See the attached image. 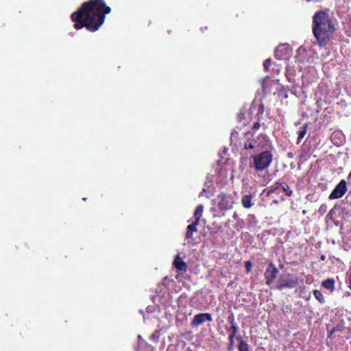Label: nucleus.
Segmentation results:
<instances>
[{
  "label": "nucleus",
  "mask_w": 351,
  "mask_h": 351,
  "mask_svg": "<svg viewBox=\"0 0 351 351\" xmlns=\"http://www.w3.org/2000/svg\"><path fill=\"white\" fill-rule=\"evenodd\" d=\"M111 12L104 0H90L83 3L71 16L74 27L81 29L86 27L90 32H95L105 21L106 15Z\"/></svg>",
  "instance_id": "nucleus-1"
},
{
  "label": "nucleus",
  "mask_w": 351,
  "mask_h": 351,
  "mask_svg": "<svg viewBox=\"0 0 351 351\" xmlns=\"http://www.w3.org/2000/svg\"><path fill=\"white\" fill-rule=\"evenodd\" d=\"M313 33L319 46H326L335 29L333 21L326 11L315 12L313 17Z\"/></svg>",
  "instance_id": "nucleus-2"
},
{
  "label": "nucleus",
  "mask_w": 351,
  "mask_h": 351,
  "mask_svg": "<svg viewBox=\"0 0 351 351\" xmlns=\"http://www.w3.org/2000/svg\"><path fill=\"white\" fill-rule=\"evenodd\" d=\"M271 147L269 138L263 134H260L255 139L247 140L245 142L243 147L245 149H252L254 153L263 149L267 150Z\"/></svg>",
  "instance_id": "nucleus-3"
},
{
  "label": "nucleus",
  "mask_w": 351,
  "mask_h": 351,
  "mask_svg": "<svg viewBox=\"0 0 351 351\" xmlns=\"http://www.w3.org/2000/svg\"><path fill=\"white\" fill-rule=\"evenodd\" d=\"M254 167L257 171L267 169L272 162L273 156L270 151H262L260 154L252 156Z\"/></svg>",
  "instance_id": "nucleus-4"
},
{
  "label": "nucleus",
  "mask_w": 351,
  "mask_h": 351,
  "mask_svg": "<svg viewBox=\"0 0 351 351\" xmlns=\"http://www.w3.org/2000/svg\"><path fill=\"white\" fill-rule=\"evenodd\" d=\"M298 284V278L293 274L289 273L281 274L276 285V288L278 290L284 289H293Z\"/></svg>",
  "instance_id": "nucleus-5"
},
{
  "label": "nucleus",
  "mask_w": 351,
  "mask_h": 351,
  "mask_svg": "<svg viewBox=\"0 0 351 351\" xmlns=\"http://www.w3.org/2000/svg\"><path fill=\"white\" fill-rule=\"evenodd\" d=\"M347 183L345 180H341L332 190L328 198L330 199H335L342 197L346 193Z\"/></svg>",
  "instance_id": "nucleus-6"
},
{
  "label": "nucleus",
  "mask_w": 351,
  "mask_h": 351,
  "mask_svg": "<svg viewBox=\"0 0 351 351\" xmlns=\"http://www.w3.org/2000/svg\"><path fill=\"white\" fill-rule=\"evenodd\" d=\"M213 317L208 313H200L195 315L191 322V326L192 328H197L199 326L204 324L206 322H212Z\"/></svg>",
  "instance_id": "nucleus-7"
},
{
  "label": "nucleus",
  "mask_w": 351,
  "mask_h": 351,
  "mask_svg": "<svg viewBox=\"0 0 351 351\" xmlns=\"http://www.w3.org/2000/svg\"><path fill=\"white\" fill-rule=\"evenodd\" d=\"M197 224L195 223H191L187 226L185 234L184 245H188L189 246H194L195 245L193 234L197 232Z\"/></svg>",
  "instance_id": "nucleus-8"
},
{
  "label": "nucleus",
  "mask_w": 351,
  "mask_h": 351,
  "mask_svg": "<svg viewBox=\"0 0 351 351\" xmlns=\"http://www.w3.org/2000/svg\"><path fill=\"white\" fill-rule=\"evenodd\" d=\"M278 273V269L277 267L272 262H270L264 274V276L266 280V285H271L274 280L276 278Z\"/></svg>",
  "instance_id": "nucleus-9"
},
{
  "label": "nucleus",
  "mask_w": 351,
  "mask_h": 351,
  "mask_svg": "<svg viewBox=\"0 0 351 351\" xmlns=\"http://www.w3.org/2000/svg\"><path fill=\"white\" fill-rule=\"evenodd\" d=\"M290 48L287 45H280L275 50L274 56L278 60L287 59L289 55Z\"/></svg>",
  "instance_id": "nucleus-10"
},
{
  "label": "nucleus",
  "mask_w": 351,
  "mask_h": 351,
  "mask_svg": "<svg viewBox=\"0 0 351 351\" xmlns=\"http://www.w3.org/2000/svg\"><path fill=\"white\" fill-rule=\"evenodd\" d=\"M233 199L230 195H222L218 204V207L221 210H230L233 206Z\"/></svg>",
  "instance_id": "nucleus-11"
},
{
  "label": "nucleus",
  "mask_w": 351,
  "mask_h": 351,
  "mask_svg": "<svg viewBox=\"0 0 351 351\" xmlns=\"http://www.w3.org/2000/svg\"><path fill=\"white\" fill-rule=\"evenodd\" d=\"M253 196L251 194L243 195L241 197V204L245 208H250L254 205Z\"/></svg>",
  "instance_id": "nucleus-12"
},
{
  "label": "nucleus",
  "mask_w": 351,
  "mask_h": 351,
  "mask_svg": "<svg viewBox=\"0 0 351 351\" xmlns=\"http://www.w3.org/2000/svg\"><path fill=\"white\" fill-rule=\"evenodd\" d=\"M173 265L176 269L180 271H186L187 269L186 264L178 256H176L173 261Z\"/></svg>",
  "instance_id": "nucleus-13"
},
{
  "label": "nucleus",
  "mask_w": 351,
  "mask_h": 351,
  "mask_svg": "<svg viewBox=\"0 0 351 351\" xmlns=\"http://www.w3.org/2000/svg\"><path fill=\"white\" fill-rule=\"evenodd\" d=\"M203 211H204V206L202 204L198 205L194 212V214H193L194 221L192 223H195L196 224L198 225L200 218L202 216Z\"/></svg>",
  "instance_id": "nucleus-14"
},
{
  "label": "nucleus",
  "mask_w": 351,
  "mask_h": 351,
  "mask_svg": "<svg viewBox=\"0 0 351 351\" xmlns=\"http://www.w3.org/2000/svg\"><path fill=\"white\" fill-rule=\"evenodd\" d=\"M285 75L289 82L293 83L295 82V70L293 68L287 66Z\"/></svg>",
  "instance_id": "nucleus-15"
},
{
  "label": "nucleus",
  "mask_w": 351,
  "mask_h": 351,
  "mask_svg": "<svg viewBox=\"0 0 351 351\" xmlns=\"http://www.w3.org/2000/svg\"><path fill=\"white\" fill-rule=\"evenodd\" d=\"M236 338L239 340V351H250L249 345L243 340L241 336H238Z\"/></svg>",
  "instance_id": "nucleus-16"
},
{
  "label": "nucleus",
  "mask_w": 351,
  "mask_h": 351,
  "mask_svg": "<svg viewBox=\"0 0 351 351\" xmlns=\"http://www.w3.org/2000/svg\"><path fill=\"white\" fill-rule=\"evenodd\" d=\"M322 285L326 289L332 291L335 290V280L328 278L322 282Z\"/></svg>",
  "instance_id": "nucleus-17"
},
{
  "label": "nucleus",
  "mask_w": 351,
  "mask_h": 351,
  "mask_svg": "<svg viewBox=\"0 0 351 351\" xmlns=\"http://www.w3.org/2000/svg\"><path fill=\"white\" fill-rule=\"evenodd\" d=\"M307 127L308 125L306 124L304 125L303 126L300 127L298 130V136L297 139V144H299L301 141V140L304 137V136L306 134L307 131Z\"/></svg>",
  "instance_id": "nucleus-18"
},
{
  "label": "nucleus",
  "mask_w": 351,
  "mask_h": 351,
  "mask_svg": "<svg viewBox=\"0 0 351 351\" xmlns=\"http://www.w3.org/2000/svg\"><path fill=\"white\" fill-rule=\"evenodd\" d=\"M313 295L315 298L321 303L324 304L325 302L324 297L323 296L322 293L319 290H314L313 291Z\"/></svg>",
  "instance_id": "nucleus-19"
},
{
  "label": "nucleus",
  "mask_w": 351,
  "mask_h": 351,
  "mask_svg": "<svg viewBox=\"0 0 351 351\" xmlns=\"http://www.w3.org/2000/svg\"><path fill=\"white\" fill-rule=\"evenodd\" d=\"M281 188L287 196L291 197L292 195L293 191L287 183H282Z\"/></svg>",
  "instance_id": "nucleus-20"
},
{
  "label": "nucleus",
  "mask_w": 351,
  "mask_h": 351,
  "mask_svg": "<svg viewBox=\"0 0 351 351\" xmlns=\"http://www.w3.org/2000/svg\"><path fill=\"white\" fill-rule=\"evenodd\" d=\"M226 329L228 331H230V335H232V336L235 337L236 334H237V332L238 331L239 327H238L237 324H235V325L230 326V328L226 326Z\"/></svg>",
  "instance_id": "nucleus-21"
},
{
  "label": "nucleus",
  "mask_w": 351,
  "mask_h": 351,
  "mask_svg": "<svg viewBox=\"0 0 351 351\" xmlns=\"http://www.w3.org/2000/svg\"><path fill=\"white\" fill-rule=\"evenodd\" d=\"M282 183L280 182H276V184L271 186L269 187V190L268 192V195L270 193H273L276 192V190H278L279 188L281 187Z\"/></svg>",
  "instance_id": "nucleus-22"
},
{
  "label": "nucleus",
  "mask_w": 351,
  "mask_h": 351,
  "mask_svg": "<svg viewBox=\"0 0 351 351\" xmlns=\"http://www.w3.org/2000/svg\"><path fill=\"white\" fill-rule=\"evenodd\" d=\"M336 206H335L333 208H332L328 213L327 214L326 217V220H333L334 215L336 214L335 212Z\"/></svg>",
  "instance_id": "nucleus-23"
},
{
  "label": "nucleus",
  "mask_w": 351,
  "mask_h": 351,
  "mask_svg": "<svg viewBox=\"0 0 351 351\" xmlns=\"http://www.w3.org/2000/svg\"><path fill=\"white\" fill-rule=\"evenodd\" d=\"M271 60L270 58H268L265 60L263 62V67L265 71H268L269 69V67L271 66Z\"/></svg>",
  "instance_id": "nucleus-24"
},
{
  "label": "nucleus",
  "mask_w": 351,
  "mask_h": 351,
  "mask_svg": "<svg viewBox=\"0 0 351 351\" xmlns=\"http://www.w3.org/2000/svg\"><path fill=\"white\" fill-rule=\"evenodd\" d=\"M227 319L231 326L237 324V323L234 321V316L233 313H231L230 315H228Z\"/></svg>",
  "instance_id": "nucleus-25"
},
{
  "label": "nucleus",
  "mask_w": 351,
  "mask_h": 351,
  "mask_svg": "<svg viewBox=\"0 0 351 351\" xmlns=\"http://www.w3.org/2000/svg\"><path fill=\"white\" fill-rule=\"evenodd\" d=\"M245 266L246 273L248 274L252 269V263L250 261H247L245 262Z\"/></svg>",
  "instance_id": "nucleus-26"
},
{
  "label": "nucleus",
  "mask_w": 351,
  "mask_h": 351,
  "mask_svg": "<svg viewBox=\"0 0 351 351\" xmlns=\"http://www.w3.org/2000/svg\"><path fill=\"white\" fill-rule=\"evenodd\" d=\"M265 111V106L263 104H260L258 107L257 114H263Z\"/></svg>",
  "instance_id": "nucleus-27"
},
{
  "label": "nucleus",
  "mask_w": 351,
  "mask_h": 351,
  "mask_svg": "<svg viewBox=\"0 0 351 351\" xmlns=\"http://www.w3.org/2000/svg\"><path fill=\"white\" fill-rule=\"evenodd\" d=\"M327 205L325 204H323L320 206L319 208V213H320L322 215H323L324 213H325L327 210Z\"/></svg>",
  "instance_id": "nucleus-28"
},
{
  "label": "nucleus",
  "mask_w": 351,
  "mask_h": 351,
  "mask_svg": "<svg viewBox=\"0 0 351 351\" xmlns=\"http://www.w3.org/2000/svg\"><path fill=\"white\" fill-rule=\"evenodd\" d=\"M256 219V217L254 215H249L247 216V221L250 222V223H252L253 221H254Z\"/></svg>",
  "instance_id": "nucleus-29"
},
{
  "label": "nucleus",
  "mask_w": 351,
  "mask_h": 351,
  "mask_svg": "<svg viewBox=\"0 0 351 351\" xmlns=\"http://www.w3.org/2000/svg\"><path fill=\"white\" fill-rule=\"evenodd\" d=\"M245 117V114L242 112H239L237 116L239 121H242Z\"/></svg>",
  "instance_id": "nucleus-30"
},
{
  "label": "nucleus",
  "mask_w": 351,
  "mask_h": 351,
  "mask_svg": "<svg viewBox=\"0 0 351 351\" xmlns=\"http://www.w3.org/2000/svg\"><path fill=\"white\" fill-rule=\"evenodd\" d=\"M234 337L232 335H229V337H228L229 343L231 346H232L234 345Z\"/></svg>",
  "instance_id": "nucleus-31"
},
{
  "label": "nucleus",
  "mask_w": 351,
  "mask_h": 351,
  "mask_svg": "<svg viewBox=\"0 0 351 351\" xmlns=\"http://www.w3.org/2000/svg\"><path fill=\"white\" fill-rule=\"evenodd\" d=\"M338 134H335V133H334V134H332V136H331V139H332V141H333V143H334L335 144H338V142H337V141H335V140H336V137H337V136Z\"/></svg>",
  "instance_id": "nucleus-32"
},
{
  "label": "nucleus",
  "mask_w": 351,
  "mask_h": 351,
  "mask_svg": "<svg viewBox=\"0 0 351 351\" xmlns=\"http://www.w3.org/2000/svg\"><path fill=\"white\" fill-rule=\"evenodd\" d=\"M154 307L153 306H147L146 310L147 313H152L153 312Z\"/></svg>",
  "instance_id": "nucleus-33"
},
{
  "label": "nucleus",
  "mask_w": 351,
  "mask_h": 351,
  "mask_svg": "<svg viewBox=\"0 0 351 351\" xmlns=\"http://www.w3.org/2000/svg\"><path fill=\"white\" fill-rule=\"evenodd\" d=\"M259 128H260V123H259L257 122V123H254V125L253 126V128L254 130H258V129H259Z\"/></svg>",
  "instance_id": "nucleus-34"
},
{
  "label": "nucleus",
  "mask_w": 351,
  "mask_h": 351,
  "mask_svg": "<svg viewBox=\"0 0 351 351\" xmlns=\"http://www.w3.org/2000/svg\"><path fill=\"white\" fill-rule=\"evenodd\" d=\"M232 217L234 219H237L239 218V215L237 213H234Z\"/></svg>",
  "instance_id": "nucleus-35"
},
{
  "label": "nucleus",
  "mask_w": 351,
  "mask_h": 351,
  "mask_svg": "<svg viewBox=\"0 0 351 351\" xmlns=\"http://www.w3.org/2000/svg\"><path fill=\"white\" fill-rule=\"evenodd\" d=\"M287 156H288V158H292L293 157V153H291V152H289V153L287 154Z\"/></svg>",
  "instance_id": "nucleus-36"
},
{
  "label": "nucleus",
  "mask_w": 351,
  "mask_h": 351,
  "mask_svg": "<svg viewBox=\"0 0 351 351\" xmlns=\"http://www.w3.org/2000/svg\"><path fill=\"white\" fill-rule=\"evenodd\" d=\"M348 181H351V171H350V173H349V175L348 176Z\"/></svg>",
  "instance_id": "nucleus-37"
},
{
  "label": "nucleus",
  "mask_w": 351,
  "mask_h": 351,
  "mask_svg": "<svg viewBox=\"0 0 351 351\" xmlns=\"http://www.w3.org/2000/svg\"><path fill=\"white\" fill-rule=\"evenodd\" d=\"M291 93H293V95L296 94V92L293 88L291 89Z\"/></svg>",
  "instance_id": "nucleus-38"
},
{
  "label": "nucleus",
  "mask_w": 351,
  "mask_h": 351,
  "mask_svg": "<svg viewBox=\"0 0 351 351\" xmlns=\"http://www.w3.org/2000/svg\"><path fill=\"white\" fill-rule=\"evenodd\" d=\"M204 191H205V190H204V189H203L202 192H201V193H199V196L203 195H204Z\"/></svg>",
  "instance_id": "nucleus-39"
},
{
  "label": "nucleus",
  "mask_w": 351,
  "mask_h": 351,
  "mask_svg": "<svg viewBox=\"0 0 351 351\" xmlns=\"http://www.w3.org/2000/svg\"><path fill=\"white\" fill-rule=\"evenodd\" d=\"M204 191H205V190H204V189H203L202 192H201V193H199V196L203 195H204Z\"/></svg>",
  "instance_id": "nucleus-40"
},
{
  "label": "nucleus",
  "mask_w": 351,
  "mask_h": 351,
  "mask_svg": "<svg viewBox=\"0 0 351 351\" xmlns=\"http://www.w3.org/2000/svg\"><path fill=\"white\" fill-rule=\"evenodd\" d=\"M321 259H322V261H324V260H325V256H324V255H323V256H322Z\"/></svg>",
  "instance_id": "nucleus-41"
},
{
  "label": "nucleus",
  "mask_w": 351,
  "mask_h": 351,
  "mask_svg": "<svg viewBox=\"0 0 351 351\" xmlns=\"http://www.w3.org/2000/svg\"><path fill=\"white\" fill-rule=\"evenodd\" d=\"M186 351H193V350H192L191 348H188L186 349Z\"/></svg>",
  "instance_id": "nucleus-42"
},
{
  "label": "nucleus",
  "mask_w": 351,
  "mask_h": 351,
  "mask_svg": "<svg viewBox=\"0 0 351 351\" xmlns=\"http://www.w3.org/2000/svg\"><path fill=\"white\" fill-rule=\"evenodd\" d=\"M158 287H159V288H165L163 285H160V286H158Z\"/></svg>",
  "instance_id": "nucleus-43"
},
{
  "label": "nucleus",
  "mask_w": 351,
  "mask_h": 351,
  "mask_svg": "<svg viewBox=\"0 0 351 351\" xmlns=\"http://www.w3.org/2000/svg\"><path fill=\"white\" fill-rule=\"evenodd\" d=\"M301 50L304 51V49H302V47H300L299 49H298V51H300Z\"/></svg>",
  "instance_id": "nucleus-44"
},
{
  "label": "nucleus",
  "mask_w": 351,
  "mask_h": 351,
  "mask_svg": "<svg viewBox=\"0 0 351 351\" xmlns=\"http://www.w3.org/2000/svg\"><path fill=\"white\" fill-rule=\"evenodd\" d=\"M234 133H235V134H237V132H232V136H233V135L234 134Z\"/></svg>",
  "instance_id": "nucleus-45"
},
{
  "label": "nucleus",
  "mask_w": 351,
  "mask_h": 351,
  "mask_svg": "<svg viewBox=\"0 0 351 351\" xmlns=\"http://www.w3.org/2000/svg\"><path fill=\"white\" fill-rule=\"evenodd\" d=\"M306 210H302V214H304H304H306Z\"/></svg>",
  "instance_id": "nucleus-46"
},
{
  "label": "nucleus",
  "mask_w": 351,
  "mask_h": 351,
  "mask_svg": "<svg viewBox=\"0 0 351 351\" xmlns=\"http://www.w3.org/2000/svg\"><path fill=\"white\" fill-rule=\"evenodd\" d=\"M226 149H224V151H223V152H222V154H224V153H226Z\"/></svg>",
  "instance_id": "nucleus-47"
},
{
  "label": "nucleus",
  "mask_w": 351,
  "mask_h": 351,
  "mask_svg": "<svg viewBox=\"0 0 351 351\" xmlns=\"http://www.w3.org/2000/svg\"><path fill=\"white\" fill-rule=\"evenodd\" d=\"M226 149H224V151H223V152H222V154H224V153H226Z\"/></svg>",
  "instance_id": "nucleus-48"
},
{
  "label": "nucleus",
  "mask_w": 351,
  "mask_h": 351,
  "mask_svg": "<svg viewBox=\"0 0 351 351\" xmlns=\"http://www.w3.org/2000/svg\"><path fill=\"white\" fill-rule=\"evenodd\" d=\"M306 2H310L311 0H306Z\"/></svg>",
  "instance_id": "nucleus-49"
}]
</instances>
